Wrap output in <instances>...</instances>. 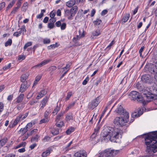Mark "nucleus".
I'll return each mask as SVG.
<instances>
[{
	"mask_svg": "<svg viewBox=\"0 0 157 157\" xmlns=\"http://www.w3.org/2000/svg\"><path fill=\"white\" fill-rule=\"evenodd\" d=\"M144 141L147 154L149 156H153L154 154L157 152V131L147 134Z\"/></svg>",
	"mask_w": 157,
	"mask_h": 157,
	"instance_id": "1",
	"label": "nucleus"
},
{
	"mask_svg": "<svg viewBox=\"0 0 157 157\" xmlns=\"http://www.w3.org/2000/svg\"><path fill=\"white\" fill-rule=\"evenodd\" d=\"M123 133L122 131L120 129L108 127L107 130L103 134V137L104 140L106 139L113 142L119 143Z\"/></svg>",
	"mask_w": 157,
	"mask_h": 157,
	"instance_id": "2",
	"label": "nucleus"
},
{
	"mask_svg": "<svg viewBox=\"0 0 157 157\" xmlns=\"http://www.w3.org/2000/svg\"><path fill=\"white\" fill-rule=\"evenodd\" d=\"M119 152V150L112 149L111 148L106 149L100 152L98 157H114Z\"/></svg>",
	"mask_w": 157,
	"mask_h": 157,
	"instance_id": "3",
	"label": "nucleus"
},
{
	"mask_svg": "<svg viewBox=\"0 0 157 157\" xmlns=\"http://www.w3.org/2000/svg\"><path fill=\"white\" fill-rule=\"evenodd\" d=\"M129 98L132 101H136L140 103H142L143 101V98L138 92L133 91L129 93L128 94Z\"/></svg>",
	"mask_w": 157,
	"mask_h": 157,
	"instance_id": "4",
	"label": "nucleus"
},
{
	"mask_svg": "<svg viewBox=\"0 0 157 157\" xmlns=\"http://www.w3.org/2000/svg\"><path fill=\"white\" fill-rule=\"evenodd\" d=\"M128 118H126L124 117H117L113 121L114 124L117 126L122 127L125 125L126 123L127 122V120Z\"/></svg>",
	"mask_w": 157,
	"mask_h": 157,
	"instance_id": "5",
	"label": "nucleus"
},
{
	"mask_svg": "<svg viewBox=\"0 0 157 157\" xmlns=\"http://www.w3.org/2000/svg\"><path fill=\"white\" fill-rule=\"evenodd\" d=\"M116 113L126 118H128V113L124 109L121 105H119L115 110Z\"/></svg>",
	"mask_w": 157,
	"mask_h": 157,
	"instance_id": "6",
	"label": "nucleus"
},
{
	"mask_svg": "<svg viewBox=\"0 0 157 157\" xmlns=\"http://www.w3.org/2000/svg\"><path fill=\"white\" fill-rule=\"evenodd\" d=\"M100 102L99 97H98L89 103L88 108L90 109L93 110L98 105Z\"/></svg>",
	"mask_w": 157,
	"mask_h": 157,
	"instance_id": "7",
	"label": "nucleus"
},
{
	"mask_svg": "<svg viewBox=\"0 0 157 157\" xmlns=\"http://www.w3.org/2000/svg\"><path fill=\"white\" fill-rule=\"evenodd\" d=\"M30 83L29 82L27 81L24 82H23L21 84L20 87V88L19 92L23 93L28 88L29 86Z\"/></svg>",
	"mask_w": 157,
	"mask_h": 157,
	"instance_id": "8",
	"label": "nucleus"
},
{
	"mask_svg": "<svg viewBox=\"0 0 157 157\" xmlns=\"http://www.w3.org/2000/svg\"><path fill=\"white\" fill-rule=\"evenodd\" d=\"M141 80L144 82L151 83L152 82V78L149 75H143L141 77Z\"/></svg>",
	"mask_w": 157,
	"mask_h": 157,
	"instance_id": "9",
	"label": "nucleus"
},
{
	"mask_svg": "<svg viewBox=\"0 0 157 157\" xmlns=\"http://www.w3.org/2000/svg\"><path fill=\"white\" fill-rule=\"evenodd\" d=\"M78 10V7L77 6H75L71 8L70 10L71 12V15L67 17L68 19L71 20L73 19V17H74L76 13Z\"/></svg>",
	"mask_w": 157,
	"mask_h": 157,
	"instance_id": "10",
	"label": "nucleus"
},
{
	"mask_svg": "<svg viewBox=\"0 0 157 157\" xmlns=\"http://www.w3.org/2000/svg\"><path fill=\"white\" fill-rule=\"evenodd\" d=\"M146 95L147 101H151L157 99V95L148 92Z\"/></svg>",
	"mask_w": 157,
	"mask_h": 157,
	"instance_id": "11",
	"label": "nucleus"
},
{
	"mask_svg": "<svg viewBox=\"0 0 157 157\" xmlns=\"http://www.w3.org/2000/svg\"><path fill=\"white\" fill-rule=\"evenodd\" d=\"M143 109L139 108L138 109L135 110L134 112L132 114V117L133 118L138 117L140 116L143 113Z\"/></svg>",
	"mask_w": 157,
	"mask_h": 157,
	"instance_id": "12",
	"label": "nucleus"
},
{
	"mask_svg": "<svg viewBox=\"0 0 157 157\" xmlns=\"http://www.w3.org/2000/svg\"><path fill=\"white\" fill-rule=\"evenodd\" d=\"M50 59H45L41 62L40 63L35 65L32 67V68H36L37 67H40L43 66L48 63L51 61Z\"/></svg>",
	"mask_w": 157,
	"mask_h": 157,
	"instance_id": "13",
	"label": "nucleus"
},
{
	"mask_svg": "<svg viewBox=\"0 0 157 157\" xmlns=\"http://www.w3.org/2000/svg\"><path fill=\"white\" fill-rule=\"evenodd\" d=\"M85 151H80L75 153L74 157H86V154Z\"/></svg>",
	"mask_w": 157,
	"mask_h": 157,
	"instance_id": "14",
	"label": "nucleus"
},
{
	"mask_svg": "<svg viewBox=\"0 0 157 157\" xmlns=\"http://www.w3.org/2000/svg\"><path fill=\"white\" fill-rule=\"evenodd\" d=\"M52 150V148L50 147L48 148L46 150L44 151L42 154V157H45L48 155L50 153V151Z\"/></svg>",
	"mask_w": 157,
	"mask_h": 157,
	"instance_id": "15",
	"label": "nucleus"
},
{
	"mask_svg": "<svg viewBox=\"0 0 157 157\" xmlns=\"http://www.w3.org/2000/svg\"><path fill=\"white\" fill-rule=\"evenodd\" d=\"M75 0H70L66 2V5L69 7H71L75 4Z\"/></svg>",
	"mask_w": 157,
	"mask_h": 157,
	"instance_id": "16",
	"label": "nucleus"
},
{
	"mask_svg": "<svg viewBox=\"0 0 157 157\" xmlns=\"http://www.w3.org/2000/svg\"><path fill=\"white\" fill-rule=\"evenodd\" d=\"M56 69V67L54 66H51L48 68V71H49L50 75H53L54 71Z\"/></svg>",
	"mask_w": 157,
	"mask_h": 157,
	"instance_id": "17",
	"label": "nucleus"
},
{
	"mask_svg": "<svg viewBox=\"0 0 157 157\" xmlns=\"http://www.w3.org/2000/svg\"><path fill=\"white\" fill-rule=\"evenodd\" d=\"M22 117V115H19L18 116V117H17L14 121L13 124H12V127H14V126H15L19 122V121L21 119Z\"/></svg>",
	"mask_w": 157,
	"mask_h": 157,
	"instance_id": "18",
	"label": "nucleus"
},
{
	"mask_svg": "<svg viewBox=\"0 0 157 157\" xmlns=\"http://www.w3.org/2000/svg\"><path fill=\"white\" fill-rule=\"evenodd\" d=\"M130 17V15L129 14L124 15L121 20L122 21L125 23L128 20Z\"/></svg>",
	"mask_w": 157,
	"mask_h": 157,
	"instance_id": "19",
	"label": "nucleus"
},
{
	"mask_svg": "<svg viewBox=\"0 0 157 157\" xmlns=\"http://www.w3.org/2000/svg\"><path fill=\"white\" fill-rule=\"evenodd\" d=\"M24 95L23 94H20L17 98L16 102L17 103L21 102L23 100Z\"/></svg>",
	"mask_w": 157,
	"mask_h": 157,
	"instance_id": "20",
	"label": "nucleus"
},
{
	"mask_svg": "<svg viewBox=\"0 0 157 157\" xmlns=\"http://www.w3.org/2000/svg\"><path fill=\"white\" fill-rule=\"evenodd\" d=\"M7 140V138H4L0 140V148L4 146Z\"/></svg>",
	"mask_w": 157,
	"mask_h": 157,
	"instance_id": "21",
	"label": "nucleus"
},
{
	"mask_svg": "<svg viewBox=\"0 0 157 157\" xmlns=\"http://www.w3.org/2000/svg\"><path fill=\"white\" fill-rule=\"evenodd\" d=\"M73 119L72 114L71 113H69L66 116L65 120L67 121H68Z\"/></svg>",
	"mask_w": 157,
	"mask_h": 157,
	"instance_id": "22",
	"label": "nucleus"
},
{
	"mask_svg": "<svg viewBox=\"0 0 157 157\" xmlns=\"http://www.w3.org/2000/svg\"><path fill=\"white\" fill-rule=\"evenodd\" d=\"M100 128L99 126H97L96 128L94 129V132L93 133L92 135L93 137H95V136L97 134L98 132H99Z\"/></svg>",
	"mask_w": 157,
	"mask_h": 157,
	"instance_id": "23",
	"label": "nucleus"
},
{
	"mask_svg": "<svg viewBox=\"0 0 157 157\" xmlns=\"http://www.w3.org/2000/svg\"><path fill=\"white\" fill-rule=\"evenodd\" d=\"M39 137V136L37 134H36L34 136L32 137L31 140V142H32L34 141L38 142V139Z\"/></svg>",
	"mask_w": 157,
	"mask_h": 157,
	"instance_id": "24",
	"label": "nucleus"
},
{
	"mask_svg": "<svg viewBox=\"0 0 157 157\" xmlns=\"http://www.w3.org/2000/svg\"><path fill=\"white\" fill-rule=\"evenodd\" d=\"M76 103L75 101H74L72 103H70L66 107L65 111H67L69 109L72 108L75 104Z\"/></svg>",
	"mask_w": 157,
	"mask_h": 157,
	"instance_id": "25",
	"label": "nucleus"
},
{
	"mask_svg": "<svg viewBox=\"0 0 157 157\" xmlns=\"http://www.w3.org/2000/svg\"><path fill=\"white\" fill-rule=\"evenodd\" d=\"M38 131V130L37 129H33L31 132H28L27 134L29 136H32L35 134Z\"/></svg>",
	"mask_w": 157,
	"mask_h": 157,
	"instance_id": "26",
	"label": "nucleus"
},
{
	"mask_svg": "<svg viewBox=\"0 0 157 157\" xmlns=\"http://www.w3.org/2000/svg\"><path fill=\"white\" fill-rule=\"evenodd\" d=\"M49 121V119L48 118H44V117L41 119L40 122L39 124H41L43 123H47Z\"/></svg>",
	"mask_w": 157,
	"mask_h": 157,
	"instance_id": "27",
	"label": "nucleus"
},
{
	"mask_svg": "<svg viewBox=\"0 0 157 157\" xmlns=\"http://www.w3.org/2000/svg\"><path fill=\"white\" fill-rule=\"evenodd\" d=\"M64 113V112H61L60 113H59L56 116V121H59L60 119V117L63 116Z\"/></svg>",
	"mask_w": 157,
	"mask_h": 157,
	"instance_id": "28",
	"label": "nucleus"
},
{
	"mask_svg": "<svg viewBox=\"0 0 157 157\" xmlns=\"http://www.w3.org/2000/svg\"><path fill=\"white\" fill-rule=\"evenodd\" d=\"M26 144V143L25 142H22L15 147L14 149H16L21 147H24L25 146Z\"/></svg>",
	"mask_w": 157,
	"mask_h": 157,
	"instance_id": "29",
	"label": "nucleus"
},
{
	"mask_svg": "<svg viewBox=\"0 0 157 157\" xmlns=\"http://www.w3.org/2000/svg\"><path fill=\"white\" fill-rule=\"evenodd\" d=\"M75 128L74 127H71L68 128L66 132V133L67 135L70 134L71 132L74 131Z\"/></svg>",
	"mask_w": 157,
	"mask_h": 157,
	"instance_id": "30",
	"label": "nucleus"
},
{
	"mask_svg": "<svg viewBox=\"0 0 157 157\" xmlns=\"http://www.w3.org/2000/svg\"><path fill=\"white\" fill-rule=\"evenodd\" d=\"M100 34V31L99 30H96L93 31L92 33V35L94 36H98Z\"/></svg>",
	"mask_w": 157,
	"mask_h": 157,
	"instance_id": "31",
	"label": "nucleus"
},
{
	"mask_svg": "<svg viewBox=\"0 0 157 157\" xmlns=\"http://www.w3.org/2000/svg\"><path fill=\"white\" fill-rule=\"evenodd\" d=\"M59 129L57 128L55 130L51 131V132L53 135H56L59 133Z\"/></svg>",
	"mask_w": 157,
	"mask_h": 157,
	"instance_id": "32",
	"label": "nucleus"
},
{
	"mask_svg": "<svg viewBox=\"0 0 157 157\" xmlns=\"http://www.w3.org/2000/svg\"><path fill=\"white\" fill-rule=\"evenodd\" d=\"M12 43V40L11 39H9L8 40L6 41L5 44V45L6 47H7L8 46H10L11 45Z\"/></svg>",
	"mask_w": 157,
	"mask_h": 157,
	"instance_id": "33",
	"label": "nucleus"
},
{
	"mask_svg": "<svg viewBox=\"0 0 157 157\" xmlns=\"http://www.w3.org/2000/svg\"><path fill=\"white\" fill-rule=\"evenodd\" d=\"M56 121V125L58 127L61 128L64 125V124L63 121L60 122L59 124L58 123V122L59 121Z\"/></svg>",
	"mask_w": 157,
	"mask_h": 157,
	"instance_id": "34",
	"label": "nucleus"
},
{
	"mask_svg": "<svg viewBox=\"0 0 157 157\" xmlns=\"http://www.w3.org/2000/svg\"><path fill=\"white\" fill-rule=\"evenodd\" d=\"M73 93L71 91L69 92L67 94L66 97L65 98L66 101L68 100L72 96L73 94Z\"/></svg>",
	"mask_w": 157,
	"mask_h": 157,
	"instance_id": "35",
	"label": "nucleus"
},
{
	"mask_svg": "<svg viewBox=\"0 0 157 157\" xmlns=\"http://www.w3.org/2000/svg\"><path fill=\"white\" fill-rule=\"evenodd\" d=\"M71 63H70L67 64L66 66L65 67L62 68V69H63V71H64L65 70L66 71L67 70H69V68L70 67V66H71Z\"/></svg>",
	"mask_w": 157,
	"mask_h": 157,
	"instance_id": "36",
	"label": "nucleus"
},
{
	"mask_svg": "<svg viewBox=\"0 0 157 157\" xmlns=\"http://www.w3.org/2000/svg\"><path fill=\"white\" fill-rule=\"evenodd\" d=\"M101 21L98 19L94 21V23L95 25H99L101 23Z\"/></svg>",
	"mask_w": 157,
	"mask_h": 157,
	"instance_id": "37",
	"label": "nucleus"
},
{
	"mask_svg": "<svg viewBox=\"0 0 157 157\" xmlns=\"http://www.w3.org/2000/svg\"><path fill=\"white\" fill-rule=\"evenodd\" d=\"M27 78L25 75H22L21 77L20 80L21 82H24L25 81L26 79Z\"/></svg>",
	"mask_w": 157,
	"mask_h": 157,
	"instance_id": "38",
	"label": "nucleus"
},
{
	"mask_svg": "<svg viewBox=\"0 0 157 157\" xmlns=\"http://www.w3.org/2000/svg\"><path fill=\"white\" fill-rule=\"evenodd\" d=\"M57 44V43H56L55 44H52L49 46L48 47V49H53L55 48L56 47H57V46H56V45Z\"/></svg>",
	"mask_w": 157,
	"mask_h": 157,
	"instance_id": "39",
	"label": "nucleus"
},
{
	"mask_svg": "<svg viewBox=\"0 0 157 157\" xmlns=\"http://www.w3.org/2000/svg\"><path fill=\"white\" fill-rule=\"evenodd\" d=\"M32 45V43L31 42H28L26 43L23 48L24 50H25L26 48L28 47L31 46Z\"/></svg>",
	"mask_w": 157,
	"mask_h": 157,
	"instance_id": "40",
	"label": "nucleus"
},
{
	"mask_svg": "<svg viewBox=\"0 0 157 157\" xmlns=\"http://www.w3.org/2000/svg\"><path fill=\"white\" fill-rule=\"evenodd\" d=\"M71 12L70 10H65V15L66 17H68L71 15V13H70Z\"/></svg>",
	"mask_w": 157,
	"mask_h": 157,
	"instance_id": "41",
	"label": "nucleus"
},
{
	"mask_svg": "<svg viewBox=\"0 0 157 157\" xmlns=\"http://www.w3.org/2000/svg\"><path fill=\"white\" fill-rule=\"evenodd\" d=\"M56 15V11L53 10L51 11L50 13V17L51 18H54Z\"/></svg>",
	"mask_w": 157,
	"mask_h": 157,
	"instance_id": "42",
	"label": "nucleus"
},
{
	"mask_svg": "<svg viewBox=\"0 0 157 157\" xmlns=\"http://www.w3.org/2000/svg\"><path fill=\"white\" fill-rule=\"evenodd\" d=\"M51 110L50 109L48 111L46 110L44 114V118H48V116L49 113L51 112Z\"/></svg>",
	"mask_w": 157,
	"mask_h": 157,
	"instance_id": "43",
	"label": "nucleus"
},
{
	"mask_svg": "<svg viewBox=\"0 0 157 157\" xmlns=\"http://www.w3.org/2000/svg\"><path fill=\"white\" fill-rule=\"evenodd\" d=\"M55 26L54 24L49 22L48 25V27L50 29H53Z\"/></svg>",
	"mask_w": 157,
	"mask_h": 157,
	"instance_id": "44",
	"label": "nucleus"
},
{
	"mask_svg": "<svg viewBox=\"0 0 157 157\" xmlns=\"http://www.w3.org/2000/svg\"><path fill=\"white\" fill-rule=\"evenodd\" d=\"M19 8L16 7H14L13 8V10L10 13V14H12L13 13H15L17 12Z\"/></svg>",
	"mask_w": 157,
	"mask_h": 157,
	"instance_id": "45",
	"label": "nucleus"
},
{
	"mask_svg": "<svg viewBox=\"0 0 157 157\" xmlns=\"http://www.w3.org/2000/svg\"><path fill=\"white\" fill-rule=\"evenodd\" d=\"M66 27V24L65 23H63L60 25V28L62 30H63L65 29Z\"/></svg>",
	"mask_w": 157,
	"mask_h": 157,
	"instance_id": "46",
	"label": "nucleus"
},
{
	"mask_svg": "<svg viewBox=\"0 0 157 157\" xmlns=\"http://www.w3.org/2000/svg\"><path fill=\"white\" fill-rule=\"evenodd\" d=\"M43 42L44 44H48L50 42V40L49 39L45 38L44 39Z\"/></svg>",
	"mask_w": 157,
	"mask_h": 157,
	"instance_id": "47",
	"label": "nucleus"
},
{
	"mask_svg": "<svg viewBox=\"0 0 157 157\" xmlns=\"http://www.w3.org/2000/svg\"><path fill=\"white\" fill-rule=\"evenodd\" d=\"M82 13L81 12H80L79 11H78L77 13V15L75 17V19H76L78 18H81L82 17Z\"/></svg>",
	"mask_w": 157,
	"mask_h": 157,
	"instance_id": "48",
	"label": "nucleus"
},
{
	"mask_svg": "<svg viewBox=\"0 0 157 157\" xmlns=\"http://www.w3.org/2000/svg\"><path fill=\"white\" fill-rule=\"evenodd\" d=\"M25 56L24 55H20L18 56V60H23L25 59Z\"/></svg>",
	"mask_w": 157,
	"mask_h": 157,
	"instance_id": "49",
	"label": "nucleus"
},
{
	"mask_svg": "<svg viewBox=\"0 0 157 157\" xmlns=\"http://www.w3.org/2000/svg\"><path fill=\"white\" fill-rule=\"evenodd\" d=\"M6 5L5 2H2L0 4V11L4 8Z\"/></svg>",
	"mask_w": 157,
	"mask_h": 157,
	"instance_id": "50",
	"label": "nucleus"
},
{
	"mask_svg": "<svg viewBox=\"0 0 157 157\" xmlns=\"http://www.w3.org/2000/svg\"><path fill=\"white\" fill-rule=\"evenodd\" d=\"M48 98L47 97H45L43 99L41 103L45 105L48 101Z\"/></svg>",
	"mask_w": 157,
	"mask_h": 157,
	"instance_id": "51",
	"label": "nucleus"
},
{
	"mask_svg": "<svg viewBox=\"0 0 157 157\" xmlns=\"http://www.w3.org/2000/svg\"><path fill=\"white\" fill-rule=\"evenodd\" d=\"M11 66V63H9L7 66H6L3 67V70L4 71H5L6 70L9 68Z\"/></svg>",
	"mask_w": 157,
	"mask_h": 157,
	"instance_id": "52",
	"label": "nucleus"
},
{
	"mask_svg": "<svg viewBox=\"0 0 157 157\" xmlns=\"http://www.w3.org/2000/svg\"><path fill=\"white\" fill-rule=\"evenodd\" d=\"M59 110V108L57 105L55 109L52 112L53 113H57V112Z\"/></svg>",
	"mask_w": 157,
	"mask_h": 157,
	"instance_id": "53",
	"label": "nucleus"
},
{
	"mask_svg": "<svg viewBox=\"0 0 157 157\" xmlns=\"http://www.w3.org/2000/svg\"><path fill=\"white\" fill-rule=\"evenodd\" d=\"M136 86L137 89L140 91L142 89L141 86L139 82H137L136 84Z\"/></svg>",
	"mask_w": 157,
	"mask_h": 157,
	"instance_id": "54",
	"label": "nucleus"
},
{
	"mask_svg": "<svg viewBox=\"0 0 157 157\" xmlns=\"http://www.w3.org/2000/svg\"><path fill=\"white\" fill-rule=\"evenodd\" d=\"M89 78L88 76L86 78V79L84 80V81H83L82 84L83 85H86L88 81H89Z\"/></svg>",
	"mask_w": 157,
	"mask_h": 157,
	"instance_id": "55",
	"label": "nucleus"
},
{
	"mask_svg": "<svg viewBox=\"0 0 157 157\" xmlns=\"http://www.w3.org/2000/svg\"><path fill=\"white\" fill-rule=\"evenodd\" d=\"M28 130L25 127V128H21L19 131L22 132L24 134L26 133Z\"/></svg>",
	"mask_w": 157,
	"mask_h": 157,
	"instance_id": "56",
	"label": "nucleus"
},
{
	"mask_svg": "<svg viewBox=\"0 0 157 157\" xmlns=\"http://www.w3.org/2000/svg\"><path fill=\"white\" fill-rule=\"evenodd\" d=\"M80 38V36H79L77 35L76 36V37H74L73 39V41L74 42L76 43L77 42V40L78 39H79Z\"/></svg>",
	"mask_w": 157,
	"mask_h": 157,
	"instance_id": "57",
	"label": "nucleus"
},
{
	"mask_svg": "<svg viewBox=\"0 0 157 157\" xmlns=\"http://www.w3.org/2000/svg\"><path fill=\"white\" fill-rule=\"evenodd\" d=\"M50 139V137L48 136H46L44 137L43 139V141L44 142H48L49 141Z\"/></svg>",
	"mask_w": 157,
	"mask_h": 157,
	"instance_id": "58",
	"label": "nucleus"
},
{
	"mask_svg": "<svg viewBox=\"0 0 157 157\" xmlns=\"http://www.w3.org/2000/svg\"><path fill=\"white\" fill-rule=\"evenodd\" d=\"M20 29L23 32L22 34H24V32L26 31L25 26L24 25H23Z\"/></svg>",
	"mask_w": 157,
	"mask_h": 157,
	"instance_id": "59",
	"label": "nucleus"
},
{
	"mask_svg": "<svg viewBox=\"0 0 157 157\" xmlns=\"http://www.w3.org/2000/svg\"><path fill=\"white\" fill-rule=\"evenodd\" d=\"M32 123L31 122L29 123L25 126L26 128L28 129V128H29L32 127Z\"/></svg>",
	"mask_w": 157,
	"mask_h": 157,
	"instance_id": "60",
	"label": "nucleus"
},
{
	"mask_svg": "<svg viewBox=\"0 0 157 157\" xmlns=\"http://www.w3.org/2000/svg\"><path fill=\"white\" fill-rule=\"evenodd\" d=\"M56 21V19L55 18H51L49 20L50 23L54 24V23Z\"/></svg>",
	"mask_w": 157,
	"mask_h": 157,
	"instance_id": "61",
	"label": "nucleus"
},
{
	"mask_svg": "<svg viewBox=\"0 0 157 157\" xmlns=\"http://www.w3.org/2000/svg\"><path fill=\"white\" fill-rule=\"evenodd\" d=\"M144 48V46L142 47L139 50V52L140 54V56H142V52L143 51V50Z\"/></svg>",
	"mask_w": 157,
	"mask_h": 157,
	"instance_id": "62",
	"label": "nucleus"
},
{
	"mask_svg": "<svg viewBox=\"0 0 157 157\" xmlns=\"http://www.w3.org/2000/svg\"><path fill=\"white\" fill-rule=\"evenodd\" d=\"M21 1L18 0L16 3V5H17V7L19 8L21 6Z\"/></svg>",
	"mask_w": 157,
	"mask_h": 157,
	"instance_id": "63",
	"label": "nucleus"
},
{
	"mask_svg": "<svg viewBox=\"0 0 157 157\" xmlns=\"http://www.w3.org/2000/svg\"><path fill=\"white\" fill-rule=\"evenodd\" d=\"M108 12V10H103L101 12V15L102 16H104Z\"/></svg>",
	"mask_w": 157,
	"mask_h": 157,
	"instance_id": "64",
	"label": "nucleus"
}]
</instances>
